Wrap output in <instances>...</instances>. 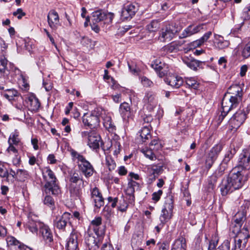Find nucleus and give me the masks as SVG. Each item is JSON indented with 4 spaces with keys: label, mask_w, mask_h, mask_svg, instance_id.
Segmentation results:
<instances>
[{
    "label": "nucleus",
    "mask_w": 250,
    "mask_h": 250,
    "mask_svg": "<svg viewBox=\"0 0 250 250\" xmlns=\"http://www.w3.org/2000/svg\"><path fill=\"white\" fill-rule=\"evenodd\" d=\"M229 42L225 40L224 37L217 34L214 35V46L215 48L221 50L227 48L229 45Z\"/></svg>",
    "instance_id": "obj_26"
},
{
    "label": "nucleus",
    "mask_w": 250,
    "mask_h": 250,
    "mask_svg": "<svg viewBox=\"0 0 250 250\" xmlns=\"http://www.w3.org/2000/svg\"><path fill=\"white\" fill-rule=\"evenodd\" d=\"M69 185H82V187L84 186V181L83 177L76 172L71 173L69 175Z\"/></svg>",
    "instance_id": "obj_29"
},
{
    "label": "nucleus",
    "mask_w": 250,
    "mask_h": 250,
    "mask_svg": "<svg viewBox=\"0 0 250 250\" xmlns=\"http://www.w3.org/2000/svg\"><path fill=\"white\" fill-rule=\"evenodd\" d=\"M9 144V146L7 148L6 151L9 154H11L12 153L14 154L15 156L18 155V149L14 146V145L11 144L10 143V141H8Z\"/></svg>",
    "instance_id": "obj_55"
},
{
    "label": "nucleus",
    "mask_w": 250,
    "mask_h": 250,
    "mask_svg": "<svg viewBox=\"0 0 250 250\" xmlns=\"http://www.w3.org/2000/svg\"><path fill=\"white\" fill-rule=\"evenodd\" d=\"M166 82L172 87L178 88L183 84V80L180 76L172 75L167 78Z\"/></svg>",
    "instance_id": "obj_23"
},
{
    "label": "nucleus",
    "mask_w": 250,
    "mask_h": 250,
    "mask_svg": "<svg viewBox=\"0 0 250 250\" xmlns=\"http://www.w3.org/2000/svg\"><path fill=\"white\" fill-rule=\"evenodd\" d=\"M141 83L146 87H151L153 85L152 82L145 76L141 78Z\"/></svg>",
    "instance_id": "obj_59"
},
{
    "label": "nucleus",
    "mask_w": 250,
    "mask_h": 250,
    "mask_svg": "<svg viewBox=\"0 0 250 250\" xmlns=\"http://www.w3.org/2000/svg\"><path fill=\"white\" fill-rule=\"evenodd\" d=\"M235 222L236 223L241 225L246 220V214L244 212H237L235 215Z\"/></svg>",
    "instance_id": "obj_51"
},
{
    "label": "nucleus",
    "mask_w": 250,
    "mask_h": 250,
    "mask_svg": "<svg viewBox=\"0 0 250 250\" xmlns=\"http://www.w3.org/2000/svg\"><path fill=\"white\" fill-rule=\"evenodd\" d=\"M242 14L245 20L250 19V4L244 8Z\"/></svg>",
    "instance_id": "obj_58"
},
{
    "label": "nucleus",
    "mask_w": 250,
    "mask_h": 250,
    "mask_svg": "<svg viewBox=\"0 0 250 250\" xmlns=\"http://www.w3.org/2000/svg\"><path fill=\"white\" fill-rule=\"evenodd\" d=\"M163 193L162 190H159L157 192H154L152 195V199L155 202L158 201Z\"/></svg>",
    "instance_id": "obj_62"
},
{
    "label": "nucleus",
    "mask_w": 250,
    "mask_h": 250,
    "mask_svg": "<svg viewBox=\"0 0 250 250\" xmlns=\"http://www.w3.org/2000/svg\"><path fill=\"white\" fill-rule=\"evenodd\" d=\"M78 234L75 232H72L68 239L66 248L67 250H76L78 248Z\"/></svg>",
    "instance_id": "obj_27"
},
{
    "label": "nucleus",
    "mask_w": 250,
    "mask_h": 250,
    "mask_svg": "<svg viewBox=\"0 0 250 250\" xmlns=\"http://www.w3.org/2000/svg\"><path fill=\"white\" fill-rule=\"evenodd\" d=\"M120 112L124 120L128 121L131 118L132 111L128 103L124 102L120 105Z\"/></svg>",
    "instance_id": "obj_24"
},
{
    "label": "nucleus",
    "mask_w": 250,
    "mask_h": 250,
    "mask_svg": "<svg viewBox=\"0 0 250 250\" xmlns=\"http://www.w3.org/2000/svg\"><path fill=\"white\" fill-rule=\"evenodd\" d=\"M160 27V24L156 20L152 21L150 23L148 24L146 26V29L149 32H155Z\"/></svg>",
    "instance_id": "obj_47"
},
{
    "label": "nucleus",
    "mask_w": 250,
    "mask_h": 250,
    "mask_svg": "<svg viewBox=\"0 0 250 250\" xmlns=\"http://www.w3.org/2000/svg\"><path fill=\"white\" fill-rule=\"evenodd\" d=\"M91 198L97 208H100L104 205V199L97 188L95 187L91 190Z\"/></svg>",
    "instance_id": "obj_18"
},
{
    "label": "nucleus",
    "mask_w": 250,
    "mask_h": 250,
    "mask_svg": "<svg viewBox=\"0 0 250 250\" xmlns=\"http://www.w3.org/2000/svg\"><path fill=\"white\" fill-rule=\"evenodd\" d=\"M186 84L189 88L197 89L199 87V83L193 78H187L186 80Z\"/></svg>",
    "instance_id": "obj_48"
},
{
    "label": "nucleus",
    "mask_w": 250,
    "mask_h": 250,
    "mask_svg": "<svg viewBox=\"0 0 250 250\" xmlns=\"http://www.w3.org/2000/svg\"><path fill=\"white\" fill-rule=\"evenodd\" d=\"M71 154L73 159L77 160L78 168L84 176L86 178L92 176L95 170L91 163L83 155L75 150H72Z\"/></svg>",
    "instance_id": "obj_3"
},
{
    "label": "nucleus",
    "mask_w": 250,
    "mask_h": 250,
    "mask_svg": "<svg viewBox=\"0 0 250 250\" xmlns=\"http://www.w3.org/2000/svg\"><path fill=\"white\" fill-rule=\"evenodd\" d=\"M125 192L128 196V202L130 204H132L135 200L134 192L135 189L127 186L125 190Z\"/></svg>",
    "instance_id": "obj_46"
},
{
    "label": "nucleus",
    "mask_w": 250,
    "mask_h": 250,
    "mask_svg": "<svg viewBox=\"0 0 250 250\" xmlns=\"http://www.w3.org/2000/svg\"><path fill=\"white\" fill-rule=\"evenodd\" d=\"M13 16L17 17L19 20H21L26 14L21 8H18L16 11L13 13Z\"/></svg>",
    "instance_id": "obj_60"
},
{
    "label": "nucleus",
    "mask_w": 250,
    "mask_h": 250,
    "mask_svg": "<svg viewBox=\"0 0 250 250\" xmlns=\"http://www.w3.org/2000/svg\"><path fill=\"white\" fill-rule=\"evenodd\" d=\"M151 126L150 125H144L139 132L142 141L145 142L147 140L151 138L150 130Z\"/></svg>",
    "instance_id": "obj_34"
},
{
    "label": "nucleus",
    "mask_w": 250,
    "mask_h": 250,
    "mask_svg": "<svg viewBox=\"0 0 250 250\" xmlns=\"http://www.w3.org/2000/svg\"><path fill=\"white\" fill-rule=\"evenodd\" d=\"M19 136V132L18 131V130L16 129L10 135L8 141H10V143L11 144L14 145L15 146H18L21 143Z\"/></svg>",
    "instance_id": "obj_43"
},
{
    "label": "nucleus",
    "mask_w": 250,
    "mask_h": 250,
    "mask_svg": "<svg viewBox=\"0 0 250 250\" xmlns=\"http://www.w3.org/2000/svg\"><path fill=\"white\" fill-rule=\"evenodd\" d=\"M103 119V125L104 127L109 132L114 133L116 127L112 122L111 117L110 116L105 115L102 117Z\"/></svg>",
    "instance_id": "obj_31"
},
{
    "label": "nucleus",
    "mask_w": 250,
    "mask_h": 250,
    "mask_svg": "<svg viewBox=\"0 0 250 250\" xmlns=\"http://www.w3.org/2000/svg\"><path fill=\"white\" fill-rule=\"evenodd\" d=\"M236 153V150L234 147L230 146L227 150L218 170V176H221L223 174L225 170L228 167V165L233 158Z\"/></svg>",
    "instance_id": "obj_8"
},
{
    "label": "nucleus",
    "mask_w": 250,
    "mask_h": 250,
    "mask_svg": "<svg viewBox=\"0 0 250 250\" xmlns=\"http://www.w3.org/2000/svg\"><path fill=\"white\" fill-rule=\"evenodd\" d=\"M106 165L110 171L114 170L116 167V163L111 158H107L106 159Z\"/></svg>",
    "instance_id": "obj_57"
},
{
    "label": "nucleus",
    "mask_w": 250,
    "mask_h": 250,
    "mask_svg": "<svg viewBox=\"0 0 250 250\" xmlns=\"http://www.w3.org/2000/svg\"><path fill=\"white\" fill-rule=\"evenodd\" d=\"M102 144L101 138L96 133L91 132L88 135V145L93 149L99 148L100 146Z\"/></svg>",
    "instance_id": "obj_22"
},
{
    "label": "nucleus",
    "mask_w": 250,
    "mask_h": 250,
    "mask_svg": "<svg viewBox=\"0 0 250 250\" xmlns=\"http://www.w3.org/2000/svg\"><path fill=\"white\" fill-rule=\"evenodd\" d=\"M43 224V223H42L30 220L25 224V227L26 228L28 229L33 233H37L38 229H39L40 230L41 229V225Z\"/></svg>",
    "instance_id": "obj_35"
},
{
    "label": "nucleus",
    "mask_w": 250,
    "mask_h": 250,
    "mask_svg": "<svg viewBox=\"0 0 250 250\" xmlns=\"http://www.w3.org/2000/svg\"><path fill=\"white\" fill-rule=\"evenodd\" d=\"M104 236H93L90 234L88 231L87 233L85 236V244L88 247L89 250H98L100 244L102 242Z\"/></svg>",
    "instance_id": "obj_9"
},
{
    "label": "nucleus",
    "mask_w": 250,
    "mask_h": 250,
    "mask_svg": "<svg viewBox=\"0 0 250 250\" xmlns=\"http://www.w3.org/2000/svg\"><path fill=\"white\" fill-rule=\"evenodd\" d=\"M217 250H230V241L227 239L219 246Z\"/></svg>",
    "instance_id": "obj_54"
},
{
    "label": "nucleus",
    "mask_w": 250,
    "mask_h": 250,
    "mask_svg": "<svg viewBox=\"0 0 250 250\" xmlns=\"http://www.w3.org/2000/svg\"><path fill=\"white\" fill-rule=\"evenodd\" d=\"M219 241L218 237L215 235L209 240L208 243V250H216V247Z\"/></svg>",
    "instance_id": "obj_45"
},
{
    "label": "nucleus",
    "mask_w": 250,
    "mask_h": 250,
    "mask_svg": "<svg viewBox=\"0 0 250 250\" xmlns=\"http://www.w3.org/2000/svg\"><path fill=\"white\" fill-rule=\"evenodd\" d=\"M183 61L188 67L193 70H197V67H200L202 63V62L194 59L190 60L188 58H183Z\"/></svg>",
    "instance_id": "obj_38"
},
{
    "label": "nucleus",
    "mask_w": 250,
    "mask_h": 250,
    "mask_svg": "<svg viewBox=\"0 0 250 250\" xmlns=\"http://www.w3.org/2000/svg\"><path fill=\"white\" fill-rule=\"evenodd\" d=\"M187 245L185 238L180 236L175 240L171 250H186Z\"/></svg>",
    "instance_id": "obj_33"
},
{
    "label": "nucleus",
    "mask_w": 250,
    "mask_h": 250,
    "mask_svg": "<svg viewBox=\"0 0 250 250\" xmlns=\"http://www.w3.org/2000/svg\"><path fill=\"white\" fill-rule=\"evenodd\" d=\"M184 42L181 41H175L164 46L161 49L162 51L166 53L177 52L181 50V47Z\"/></svg>",
    "instance_id": "obj_21"
},
{
    "label": "nucleus",
    "mask_w": 250,
    "mask_h": 250,
    "mask_svg": "<svg viewBox=\"0 0 250 250\" xmlns=\"http://www.w3.org/2000/svg\"><path fill=\"white\" fill-rule=\"evenodd\" d=\"M138 9V3L128 2L123 8L121 16L124 20H130L135 16Z\"/></svg>",
    "instance_id": "obj_7"
},
{
    "label": "nucleus",
    "mask_w": 250,
    "mask_h": 250,
    "mask_svg": "<svg viewBox=\"0 0 250 250\" xmlns=\"http://www.w3.org/2000/svg\"><path fill=\"white\" fill-rule=\"evenodd\" d=\"M83 122L85 125L89 126L90 128H94L98 126L100 119L95 111L90 114H84L83 117Z\"/></svg>",
    "instance_id": "obj_14"
},
{
    "label": "nucleus",
    "mask_w": 250,
    "mask_h": 250,
    "mask_svg": "<svg viewBox=\"0 0 250 250\" xmlns=\"http://www.w3.org/2000/svg\"><path fill=\"white\" fill-rule=\"evenodd\" d=\"M153 120V117L150 115H145L143 119V126L145 125V124H146V125H150V123Z\"/></svg>",
    "instance_id": "obj_63"
},
{
    "label": "nucleus",
    "mask_w": 250,
    "mask_h": 250,
    "mask_svg": "<svg viewBox=\"0 0 250 250\" xmlns=\"http://www.w3.org/2000/svg\"><path fill=\"white\" fill-rule=\"evenodd\" d=\"M144 102L145 104L150 106V108L152 109L157 105V101L155 99V95L152 91H148L146 93L144 98Z\"/></svg>",
    "instance_id": "obj_28"
},
{
    "label": "nucleus",
    "mask_w": 250,
    "mask_h": 250,
    "mask_svg": "<svg viewBox=\"0 0 250 250\" xmlns=\"http://www.w3.org/2000/svg\"><path fill=\"white\" fill-rule=\"evenodd\" d=\"M211 35V31L207 32L200 39L192 42L190 45V48H196L201 46L208 40Z\"/></svg>",
    "instance_id": "obj_36"
},
{
    "label": "nucleus",
    "mask_w": 250,
    "mask_h": 250,
    "mask_svg": "<svg viewBox=\"0 0 250 250\" xmlns=\"http://www.w3.org/2000/svg\"><path fill=\"white\" fill-rule=\"evenodd\" d=\"M153 149H147L146 150H144L143 151V153L144 154L145 156L149 159L151 160H155L156 159V157L155 155L154 154V153L152 152Z\"/></svg>",
    "instance_id": "obj_56"
},
{
    "label": "nucleus",
    "mask_w": 250,
    "mask_h": 250,
    "mask_svg": "<svg viewBox=\"0 0 250 250\" xmlns=\"http://www.w3.org/2000/svg\"><path fill=\"white\" fill-rule=\"evenodd\" d=\"M47 21L49 26L53 29H56L59 22V17L54 10L49 12L47 15Z\"/></svg>",
    "instance_id": "obj_25"
},
{
    "label": "nucleus",
    "mask_w": 250,
    "mask_h": 250,
    "mask_svg": "<svg viewBox=\"0 0 250 250\" xmlns=\"http://www.w3.org/2000/svg\"><path fill=\"white\" fill-rule=\"evenodd\" d=\"M72 218L70 213L65 212L62 216L56 217L54 220V225L56 228L63 230L67 225H71L70 219Z\"/></svg>",
    "instance_id": "obj_11"
},
{
    "label": "nucleus",
    "mask_w": 250,
    "mask_h": 250,
    "mask_svg": "<svg viewBox=\"0 0 250 250\" xmlns=\"http://www.w3.org/2000/svg\"><path fill=\"white\" fill-rule=\"evenodd\" d=\"M173 200L172 197H168L166 199L162 213L160 216V220L162 226L167 222L172 216L173 210Z\"/></svg>",
    "instance_id": "obj_5"
},
{
    "label": "nucleus",
    "mask_w": 250,
    "mask_h": 250,
    "mask_svg": "<svg viewBox=\"0 0 250 250\" xmlns=\"http://www.w3.org/2000/svg\"><path fill=\"white\" fill-rule=\"evenodd\" d=\"M149 147L150 149L157 151L160 149L162 147V146L158 140L154 139L150 142Z\"/></svg>",
    "instance_id": "obj_49"
},
{
    "label": "nucleus",
    "mask_w": 250,
    "mask_h": 250,
    "mask_svg": "<svg viewBox=\"0 0 250 250\" xmlns=\"http://www.w3.org/2000/svg\"><path fill=\"white\" fill-rule=\"evenodd\" d=\"M204 24H199L195 25L190 24L186 27L181 33L179 36L180 39L186 38L190 37L199 32L203 28Z\"/></svg>",
    "instance_id": "obj_16"
},
{
    "label": "nucleus",
    "mask_w": 250,
    "mask_h": 250,
    "mask_svg": "<svg viewBox=\"0 0 250 250\" xmlns=\"http://www.w3.org/2000/svg\"><path fill=\"white\" fill-rule=\"evenodd\" d=\"M249 113L248 107L239 108L229 121V124L232 128L237 129L243 124Z\"/></svg>",
    "instance_id": "obj_4"
},
{
    "label": "nucleus",
    "mask_w": 250,
    "mask_h": 250,
    "mask_svg": "<svg viewBox=\"0 0 250 250\" xmlns=\"http://www.w3.org/2000/svg\"><path fill=\"white\" fill-rule=\"evenodd\" d=\"M240 238L238 240H235V245L232 250H243L246 247L248 239L242 236L241 233L239 234Z\"/></svg>",
    "instance_id": "obj_41"
},
{
    "label": "nucleus",
    "mask_w": 250,
    "mask_h": 250,
    "mask_svg": "<svg viewBox=\"0 0 250 250\" xmlns=\"http://www.w3.org/2000/svg\"><path fill=\"white\" fill-rule=\"evenodd\" d=\"M151 65L160 77L162 78L167 75L168 71V67L165 63L156 60L152 63Z\"/></svg>",
    "instance_id": "obj_17"
},
{
    "label": "nucleus",
    "mask_w": 250,
    "mask_h": 250,
    "mask_svg": "<svg viewBox=\"0 0 250 250\" xmlns=\"http://www.w3.org/2000/svg\"><path fill=\"white\" fill-rule=\"evenodd\" d=\"M128 68L130 72L133 74H138L139 72V69L134 64H130L129 62H127Z\"/></svg>",
    "instance_id": "obj_61"
},
{
    "label": "nucleus",
    "mask_w": 250,
    "mask_h": 250,
    "mask_svg": "<svg viewBox=\"0 0 250 250\" xmlns=\"http://www.w3.org/2000/svg\"><path fill=\"white\" fill-rule=\"evenodd\" d=\"M17 180L20 181H24L29 176L27 171L24 169H18L17 170Z\"/></svg>",
    "instance_id": "obj_44"
},
{
    "label": "nucleus",
    "mask_w": 250,
    "mask_h": 250,
    "mask_svg": "<svg viewBox=\"0 0 250 250\" xmlns=\"http://www.w3.org/2000/svg\"><path fill=\"white\" fill-rule=\"evenodd\" d=\"M2 96L8 100L12 101L15 99V97L19 96V92L15 89H6L1 93Z\"/></svg>",
    "instance_id": "obj_40"
},
{
    "label": "nucleus",
    "mask_w": 250,
    "mask_h": 250,
    "mask_svg": "<svg viewBox=\"0 0 250 250\" xmlns=\"http://www.w3.org/2000/svg\"><path fill=\"white\" fill-rule=\"evenodd\" d=\"M9 182H11L12 183H13L14 182V179L17 180V172H16L14 170H13L12 169H10V172L9 173Z\"/></svg>",
    "instance_id": "obj_64"
},
{
    "label": "nucleus",
    "mask_w": 250,
    "mask_h": 250,
    "mask_svg": "<svg viewBox=\"0 0 250 250\" xmlns=\"http://www.w3.org/2000/svg\"><path fill=\"white\" fill-rule=\"evenodd\" d=\"M237 167L247 170L250 167V145L248 148L244 149L240 154Z\"/></svg>",
    "instance_id": "obj_12"
},
{
    "label": "nucleus",
    "mask_w": 250,
    "mask_h": 250,
    "mask_svg": "<svg viewBox=\"0 0 250 250\" xmlns=\"http://www.w3.org/2000/svg\"><path fill=\"white\" fill-rule=\"evenodd\" d=\"M8 61L4 57L0 59V72L1 73H5L6 71H8L7 66Z\"/></svg>",
    "instance_id": "obj_50"
},
{
    "label": "nucleus",
    "mask_w": 250,
    "mask_h": 250,
    "mask_svg": "<svg viewBox=\"0 0 250 250\" xmlns=\"http://www.w3.org/2000/svg\"><path fill=\"white\" fill-rule=\"evenodd\" d=\"M242 55L245 58H248L250 56V42L244 47L242 50Z\"/></svg>",
    "instance_id": "obj_53"
},
{
    "label": "nucleus",
    "mask_w": 250,
    "mask_h": 250,
    "mask_svg": "<svg viewBox=\"0 0 250 250\" xmlns=\"http://www.w3.org/2000/svg\"><path fill=\"white\" fill-rule=\"evenodd\" d=\"M102 219L101 217H97L94 218L90 223L89 226L90 229H92L95 236H100L101 238L102 236H104L105 232V227L102 225Z\"/></svg>",
    "instance_id": "obj_13"
},
{
    "label": "nucleus",
    "mask_w": 250,
    "mask_h": 250,
    "mask_svg": "<svg viewBox=\"0 0 250 250\" xmlns=\"http://www.w3.org/2000/svg\"><path fill=\"white\" fill-rule=\"evenodd\" d=\"M43 180L46 182L57 181L53 171L48 167H44L42 171Z\"/></svg>",
    "instance_id": "obj_30"
},
{
    "label": "nucleus",
    "mask_w": 250,
    "mask_h": 250,
    "mask_svg": "<svg viewBox=\"0 0 250 250\" xmlns=\"http://www.w3.org/2000/svg\"><path fill=\"white\" fill-rule=\"evenodd\" d=\"M28 104L32 111H37L40 107V103L38 99L34 95L29 97Z\"/></svg>",
    "instance_id": "obj_42"
},
{
    "label": "nucleus",
    "mask_w": 250,
    "mask_h": 250,
    "mask_svg": "<svg viewBox=\"0 0 250 250\" xmlns=\"http://www.w3.org/2000/svg\"><path fill=\"white\" fill-rule=\"evenodd\" d=\"M7 246L11 250H20L22 243H21L15 237L9 236L6 238Z\"/></svg>",
    "instance_id": "obj_32"
},
{
    "label": "nucleus",
    "mask_w": 250,
    "mask_h": 250,
    "mask_svg": "<svg viewBox=\"0 0 250 250\" xmlns=\"http://www.w3.org/2000/svg\"><path fill=\"white\" fill-rule=\"evenodd\" d=\"M163 164L151 165L147 166L146 172L152 179L155 180L163 171Z\"/></svg>",
    "instance_id": "obj_19"
},
{
    "label": "nucleus",
    "mask_w": 250,
    "mask_h": 250,
    "mask_svg": "<svg viewBox=\"0 0 250 250\" xmlns=\"http://www.w3.org/2000/svg\"><path fill=\"white\" fill-rule=\"evenodd\" d=\"M176 32V31L172 25H167L165 28L162 29L159 40L162 42H169L173 39Z\"/></svg>",
    "instance_id": "obj_15"
},
{
    "label": "nucleus",
    "mask_w": 250,
    "mask_h": 250,
    "mask_svg": "<svg viewBox=\"0 0 250 250\" xmlns=\"http://www.w3.org/2000/svg\"><path fill=\"white\" fill-rule=\"evenodd\" d=\"M81 187L79 185H69V191L71 197L76 199L81 195Z\"/></svg>",
    "instance_id": "obj_39"
},
{
    "label": "nucleus",
    "mask_w": 250,
    "mask_h": 250,
    "mask_svg": "<svg viewBox=\"0 0 250 250\" xmlns=\"http://www.w3.org/2000/svg\"><path fill=\"white\" fill-rule=\"evenodd\" d=\"M242 97L243 90L240 85H232L228 88L222 101V111L218 119L220 122L224 120L231 110L238 106Z\"/></svg>",
    "instance_id": "obj_1"
},
{
    "label": "nucleus",
    "mask_w": 250,
    "mask_h": 250,
    "mask_svg": "<svg viewBox=\"0 0 250 250\" xmlns=\"http://www.w3.org/2000/svg\"><path fill=\"white\" fill-rule=\"evenodd\" d=\"M43 190L46 194L51 193L56 195H58L61 191L57 181L46 182L43 187Z\"/></svg>",
    "instance_id": "obj_20"
},
{
    "label": "nucleus",
    "mask_w": 250,
    "mask_h": 250,
    "mask_svg": "<svg viewBox=\"0 0 250 250\" xmlns=\"http://www.w3.org/2000/svg\"><path fill=\"white\" fill-rule=\"evenodd\" d=\"M39 232L42 234L45 245L50 248H54V242L53 235L49 227L44 224L41 225Z\"/></svg>",
    "instance_id": "obj_10"
},
{
    "label": "nucleus",
    "mask_w": 250,
    "mask_h": 250,
    "mask_svg": "<svg viewBox=\"0 0 250 250\" xmlns=\"http://www.w3.org/2000/svg\"><path fill=\"white\" fill-rule=\"evenodd\" d=\"M106 13L102 11L98 10L94 11L92 14L91 20L92 23H96L103 21L105 19Z\"/></svg>",
    "instance_id": "obj_37"
},
{
    "label": "nucleus",
    "mask_w": 250,
    "mask_h": 250,
    "mask_svg": "<svg viewBox=\"0 0 250 250\" xmlns=\"http://www.w3.org/2000/svg\"><path fill=\"white\" fill-rule=\"evenodd\" d=\"M247 171L235 167L230 172L227 179L224 181L221 186L220 190L223 196H225L234 190L242 187L247 180Z\"/></svg>",
    "instance_id": "obj_2"
},
{
    "label": "nucleus",
    "mask_w": 250,
    "mask_h": 250,
    "mask_svg": "<svg viewBox=\"0 0 250 250\" xmlns=\"http://www.w3.org/2000/svg\"><path fill=\"white\" fill-rule=\"evenodd\" d=\"M222 149L223 146L221 144H217L209 151L205 162V166L208 169L212 167Z\"/></svg>",
    "instance_id": "obj_6"
},
{
    "label": "nucleus",
    "mask_w": 250,
    "mask_h": 250,
    "mask_svg": "<svg viewBox=\"0 0 250 250\" xmlns=\"http://www.w3.org/2000/svg\"><path fill=\"white\" fill-rule=\"evenodd\" d=\"M43 203L45 205L52 208H53L55 206V201L53 198L50 195H46L45 196Z\"/></svg>",
    "instance_id": "obj_52"
}]
</instances>
